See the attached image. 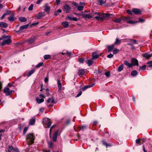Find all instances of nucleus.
<instances>
[{
    "label": "nucleus",
    "instance_id": "c9c22d12",
    "mask_svg": "<svg viewBox=\"0 0 152 152\" xmlns=\"http://www.w3.org/2000/svg\"><path fill=\"white\" fill-rule=\"evenodd\" d=\"M137 74V72L136 70L132 71L131 73V75L133 76H136Z\"/></svg>",
    "mask_w": 152,
    "mask_h": 152
},
{
    "label": "nucleus",
    "instance_id": "e433bc0d",
    "mask_svg": "<svg viewBox=\"0 0 152 152\" xmlns=\"http://www.w3.org/2000/svg\"><path fill=\"white\" fill-rule=\"evenodd\" d=\"M106 1L105 0H98V2L100 5L105 3Z\"/></svg>",
    "mask_w": 152,
    "mask_h": 152
},
{
    "label": "nucleus",
    "instance_id": "69168bd1",
    "mask_svg": "<svg viewBox=\"0 0 152 152\" xmlns=\"http://www.w3.org/2000/svg\"><path fill=\"white\" fill-rule=\"evenodd\" d=\"M94 14L96 15H98L99 16L102 15V13L98 12H96Z\"/></svg>",
    "mask_w": 152,
    "mask_h": 152
},
{
    "label": "nucleus",
    "instance_id": "a18cd8bd",
    "mask_svg": "<svg viewBox=\"0 0 152 152\" xmlns=\"http://www.w3.org/2000/svg\"><path fill=\"white\" fill-rule=\"evenodd\" d=\"M33 4H31V5L28 7V10L29 11L32 10L33 7Z\"/></svg>",
    "mask_w": 152,
    "mask_h": 152
},
{
    "label": "nucleus",
    "instance_id": "a19ab883",
    "mask_svg": "<svg viewBox=\"0 0 152 152\" xmlns=\"http://www.w3.org/2000/svg\"><path fill=\"white\" fill-rule=\"evenodd\" d=\"M43 65V63H39L37 65H36V67L37 68H39L40 66H42Z\"/></svg>",
    "mask_w": 152,
    "mask_h": 152
},
{
    "label": "nucleus",
    "instance_id": "5fc2aeb1",
    "mask_svg": "<svg viewBox=\"0 0 152 152\" xmlns=\"http://www.w3.org/2000/svg\"><path fill=\"white\" fill-rule=\"evenodd\" d=\"M113 56V55L112 54H110L107 56V57L109 58H112Z\"/></svg>",
    "mask_w": 152,
    "mask_h": 152
},
{
    "label": "nucleus",
    "instance_id": "4468645a",
    "mask_svg": "<svg viewBox=\"0 0 152 152\" xmlns=\"http://www.w3.org/2000/svg\"><path fill=\"white\" fill-rule=\"evenodd\" d=\"M131 62L133 64V65H137V66H138V62L137 60L135 59V58H133L131 60Z\"/></svg>",
    "mask_w": 152,
    "mask_h": 152
},
{
    "label": "nucleus",
    "instance_id": "58836bf2",
    "mask_svg": "<svg viewBox=\"0 0 152 152\" xmlns=\"http://www.w3.org/2000/svg\"><path fill=\"white\" fill-rule=\"evenodd\" d=\"M123 64H122L118 68V71L119 72L121 71L123 69Z\"/></svg>",
    "mask_w": 152,
    "mask_h": 152
},
{
    "label": "nucleus",
    "instance_id": "37998d69",
    "mask_svg": "<svg viewBox=\"0 0 152 152\" xmlns=\"http://www.w3.org/2000/svg\"><path fill=\"white\" fill-rule=\"evenodd\" d=\"M6 15H9L11 14V12L9 10H7L5 13H4Z\"/></svg>",
    "mask_w": 152,
    "mask_h": 152
},
{
    "label": "nucleus",
    "instance_id": "bf43d9fd",
    "mask_svg": "<svg viewBox=\"0 0 152 152\" xmlns=\"http://www.w3.org/2000/svg\"><path fill=\"white\" fill-rule=\"evenodd\" d=\"M52 122H48L47 124V126L48 128H49L51 126V125Z\"/></svg>",
    "mask_w": 152,
    "mask_h": 152
},
{
    "label": "nucleus",
    "instance_id": "5701e85b",
    "mask_svg": "<svg viewBox=\"0 0 152 152\" xmlns=\"http://www.w3.org/2000/svg\"><path fill=\"white\" fill-rule=\"evenodd\" d=\"M129 40L128 41V42H130L129 43H132V44L137 43V42L135 39H129Z\"/></svg>",
    "mask_w": 152,
    "mask_h": 152
},
{
    "label": "nucleus",
    "instance_id": "ea45409f",
    "mask_svg": "<svg viewBox=\"0 0 152 152\" xmlns=\"http://www.w3.org/2000/svg\"><path fill=\"white\" fill-rule=\"evenodd\" d=\"M48 146L49 148H52L53 147V143L51 142H48Z\"/></svg>",
    "mask_w": 152,
    "mask_h": 152
},
{
    "label": "nucleus",
    "instance_id": "6ab92c4d",
    "mask_svg": "<svg viewBox=\"0 0 152 152\" xmlns=\"http://www.w3.org/2000/svg\"><path fill=\"white\" fill-rule=\"evenodd\" d=\"M57 85L58 86V90L59 91H61L62 88V86L59 78L57 80Z\"/></svg>",
    "mask_w": 152,
    "mask_h": 152
},
{
    "label": "nucleus",
    "instance_id": "8fccbe9b",
    "mask_svg": "<svg viewBox=\"0 0 152 152\" xmlns=\"http://www.w3.org/2000/svg\"><path fill=\"white\" fill-rule=\"evenodd\" d=\"M79 61L81 63H83L84 61V59L83 58H79Z\"/></svg>",
    "mask_w": 152,
    "mask_h": 152
},
{
    "label": "nucleus",
    "instance_id": "bb28decb",
    "mask_svg": "<svg viewBox=\"0 0 152 152\" xmlns=\"http://www.w3.org/2000/svg\"><path fill=\"white\" fill-rule=\"evenodd\" d=\"M121 20H122V17L120 18L114 20H113V21L115 23H120Z\"/></svg>",
    "mask_w": 152,
    "mask_h": 152
},
{
    "label": "nucleus",
    "instance_id": "09e8293b",
    "mask_svg": "<svg viewBox=\"0 0 152 152\" xmlns=\"http://www.w3.org/2000/svg\"><path fill=\"white\" fill-rule=\"evenodd\" d=\"M60 1V0H56L55 4L56 5H58L59 4Z\"/></svg>",
    "mask_w": 152,
    "mask_h": 152
},
{
    "label": "nucleus",
    "instance_id": "4be33fe9",
    "mask_svg": "<svg viewBox=\"0 0 152 152\" xmlns=\"http://www.w3.org/2000/svg\"><path fill=\"white\" fill-rule=\"evenodd\" d=\"M66 19L67 20H69L75 21H77V18L76 17L72 18L69 16L67 17Z\"/></svg>",
    "mask_w": 152,
    "mask_h": 152
},
{
    "label": "nucleus",
    "instance_id": "c03bdc74",
    "mask_svg": "<svg viewBox=\"0 0 152 152\" xmlns=\"http://www.w3.org/2000/svg\"><path fill=\"white\" fill-rule=\"evenodd\" d=\"M102 143L104 145H105L107 148L108 146H111L110 145L107 144L105 141H103L102 142Z\"/></svg>",
    "mask_w": 152,
    "mask_h": 152
},
{
    "label": "nucleus",
    "instance_id": "412c9836",
    "mask_svg": "<svg viewBox=\"0 0 152 152\" xmlns=\"http://www.w3.org/2000/svg\"><path fill=\"white\" fill-rule=\"evenodd\" d=\"M94 85H95V84L93 83V84H92L90 85H87V86H85L84 87V88L82 89V90L83 91H85L88 88H90V87H91L93 86Z\"/></svg>",
    "mask_w": 152,
    "mask_h": 152
},
{
    "label": "nucleus",
    "instance_id": "cd10ccee",
    "mask_svg": "<svg viewBox=\"0 0 152 152\" xmlns=\"http://www.w3.org/2000/svg\"><path fill=\"white\" fill-rule=\"evenodd\" d=\"M19 20L21 22H25L27 21L26 19L24 17H20L19 18Z\"/></svg>",
    "mask_w": 152,
    "mask_h": 152
},
{
    "label": "nucleus",
    "instance_id": "9d476101",
    "mask_svg": "<svg viewBox=\"0 0 152 152\" xmlns=\"http://www.w3.org/2000/svg\"><path fill=\"white\" fill-rule=\"evenodd\" d=\"M132 11L136 15L140 14L141 12V11L139 9L137 8L133 9Z\"/></svg>",
    "mask_w": 152,
    "mask_h": 152
},
{
    "label": "nucleus",
    "instance_id": "20e7f679",
    "mask_svg": "<svg viewBox=\"0 0 152 152\" xmlns=\"http://www.w3.org/2000/svg\"><path fill=\"white\" fill-rule=\"evenodd\" d=\"M72 4L77 7L78 10L81 11L83 10L84 7L83 6H79V4L75 2H73L72 3Z\"/></svg>",
    "mask_w": 152,
    "mask_h": 152
},
{
    "label": "nucleus",
    "instance_id": "f8f14e48",
    "mask_svg": "<svg viewBox=\"0 0 152 152\" xmlns=\"http://www.w3.org/2000/svg\"><path fill=\"white\" fill-rule=\"evenodd\" d=\"M92 59H95L97 58L98 57L100 56L101 54L99 55L97 54L96 52H94L92 53Z\"/></svg>",
    "mask_w": 152,
    "mask_h": 152
},
{
    "label": "nucleus",
    "instance_id": "3c124183",
    "mask_svg": "<svg viewBox=\"0 0 152 152\" xmlns=\"http://www.w3.org/2000/svg\"><path fill=\"white\" fill-rule=\"evenodd\" d=\"M146 65H144L142 66H140V68L142 70H145L146 69Z\"/></svg>",
    "mask_w": 152,
    "mask_h": 152
},
{
    "label": "nucleus",
    "instance_id": "c85d7f7f",
    "mask_svg": "<svg viewBox=\"0 0 152 152\" xmlns=\"http://www.w3.org/2000/svg\"><path fill=\"white\" fill-rule=\"evenodd\" d=\"M62 25L65 28H67L69 26V23L67 21H64L62 23Z\"/></svg>",
    "mask_w": 152,
    "mask_h": 152
},
{
    "label": "nucleus",
    "instance_id": "423d86ee",
    "mask_svg": "<svg viewBox=\"0 0 152 152\" xmlns=\"http://www.w3.org/2000/svg\"><path fill=\"white\" fill-rule=\"evenodd\" d=\"M64 11L68 13L69 12V11L71 10V8L67 4H66L64 7L63 9Z\"/></svg>",
    "mask_w": 152,
    "mask_h": 152
},
{
    "label": "nucleus",
    "instance_id": "f3484780",
    "mask_svg": "<svg viewBox=\"0 0 152 152\" xmlns=\"http://www.w3.org/2000/svg\"><path fill=\"white\" fill-rule=\"evenodd\" d=\"M45 12H46L47 14L49 13L50 10V7L47 5V4H45L44 6Z\"/></svg>",
    "mask_w": 152,
    "mask_h": 152
},
{
    "label": "nucleus",
    "instance_id": "f704fd0d",
    "mask_svg": "<svg viewBox=\"0 0 152 152\" xmlns=\"http://www.w3.org/2000/svg\"><path fill=\"white\" fill-rule=\"evenodd\" d=\"M80 130H82L83 131H84L87 128H88V127L85 125H82L81 127H80Z\"/></svg>",
    "mask_w": 152,
    "mask_h": 152
},
{
    "label": "nucleus",
    "instance_id": "ddd939ff",
    "mask_svg": "<svg viewBox=\"0 0 152 152\" xmlns=\"http://www.w3.org/2000/svg\"><path fill=\"white\" fill-rule=\"evenodd\" d=\"M8 20L13 22L16 19V18L14 16L13 14H12V15L8 18Z\"/></svg>",
    "mask_w": 152,
    "mask_h": 152
},
{
    "label": "nucleus",
    "instance_id": "49530a36",
    "mask_svg": "<svg viewBox=\"0 0 152 152\" xmlns=\"http://www.w3.org/2000/svg\"><path fill=\"white\" fill-rule=\"evenodd\" d=\"M119 51V50L118 49H115L113 50V53L114 54H116Z\"/></svg>",
    "mask_w": 152,
    "mask_h": 152
},
{
    "label": "nucleus",
    "instance_id": "e2e57ef3",
    "mask_svg": "<svg viewBox=\"0 0 152 152\" xmlns=\"http://www.w3.org/2000/svg\"><path fill=\"white\" fill-rule=\"evenodd\" d=\"M145 21V20L143 19L140 18L139 19V22L142 23L143 22Z\"/></svg>",
    "mask_w": 152,
    "mask_h": 152
},
{
    "label": "nucleus",
    "instance_id": "6e6d98bb",
    "mask_svg": "<svg viewBox=\"0 0 152 152\" xmlns=\"http://www.w3.org/2000/svg\"><path fill=\"white\" fill-rule=\"evenodd\" d=\"M57 137L53 136V141L56 142L57 141Z\"/></svg>",
    "mask_w": 152,
    "mask_h": 152
},
{
    "label": "nucleus",
    "instance_id": "473e14b6",
    "mask_svg": "<svg viewBox=\"0 0 152 152\" xmlns=\"http://www.w3.org/2000/svg\"><path fill=\"white\" fill-rule=\"evenodd\" d=\"M114 45H111L108 46V51L110 52L111 51L114 47Z\"/></svg>",
    "mask_w": 152,
    "mask_h": 152
},
{
    "label": "nucleus",
    "instance_id": "a878e982",
    "mask_svg": "<svg viewBox=\"0 0 152 152\" xmlns=\"http://www.w3.org/2000/svg\"><path fill=\"white\" fill-rule=\"evenodd\" d=\"M94 18L96 19L99 21H102L103 19L102 15L94 17Z\"/></svg>",
    "mask_w": 152,
    "mask_h": 152
},
{
    "label": "nucleus",
    "instance_id": "4c0bfd02",
    "mask_svg": "<svg viewBox=\"0 0 152 152\" xmlns=\"http://www.w3.org/2000/svg\"><path fill=\"white\" fill-rule=\"evenodd\" d=\"M35 71V70L33 69L30 70L28 72V73L27 75V76L28 77L30 76Z\"/></svg>",
    "mask_w": 152,
    "mask_h": 152
},
{
    "label": "nucleus",
    "instance_id": "c756f323",
    "mask_svg": "<svg viewBox=\"0 0 152 152\" xmlns=\"http://www.w3.org/2000/svg\"><path fill=\"white\" fill-rule=\"evenodd\" d=\"M85 73V71L84 69H81L79 70L78 72V74L79 75H83Z\"/></svg>",
    "mask_w": 152,
    "mask_h": 152
},
{
    "label": "nucleus",
    "instance_id": "9b49d317",
    "mask_svg": "<svg viewBox=\"0 0 152 152\" xmlns=\"http://www.w3.org/2000/svg\"><path fill=\"white\" fill-rule=\"evenodd\" d=\"M47 102L48 103H55L54 98L53 97H52L51 98H49L47 100Z\"/></svg>",
    "mask_w": 152,
    "mask_h": 152
},
{
    "label": "nucleus",
    "instance_id": "de8ad7c7",
    "mask_svg": "<svg viewBox=\"0 0 152 152\" xmlns=\"http://www.w3.org/2000/svg\"><path fill=\"white\" fill-rule=\"evenodd\" d=\"M104 74L106 75V76L108 77H109L110 76V73L109 72H105L104 73Z\"/></svg>",
    "mask_w": 152,
    "mask_h": 152
},
{
    "label": "nucleus",
    "instance_id": "052dcab7",
    "mask_svg": "<svg viewBox=\"0 0 152 152\" xmlns=\"http://www.w3.org/2000/svg\"><path fill=\"white\" fill-rule=\"evenodd\" d=\"M8 37V36H2V37H1V38H0V40L2 39H4V38H7Z\"/></svg>",
    "mask_w": 152,
    "mask_h": 152
},
{
    "label": "nucleus",
    "instance_id": "2eb2a0df",
    "mask_svg": "<svg viewBox=\"0 0 152 152\" xmlns=\"http://www.w3.org/2000/svg\"><path fill=\"white\" fill-rule=\"evenodd\" d=\"M28 26V24H26L24 25L21 26L19 29V31H18L17 32H19L24 29L27 28Z\"/></svg>",
    "mask_w": 152,
    "mask_h": 152
},
{
    "label": "nucleus",
    "instance_id": "aec40b11",
    "mask_svg": "<svg viewBox=\"0 0 152 152\" xmlns=\"http://www.w3.org/2000/svg\"><path fill=\"white\" fill-rule=\"evenodd\" d=\"M143 56L144 57L148 59L152 56V53L151 54H149L148 53H145L143 54Z\"/></svg>",
    "mask_w": 152,
    "mask_h": 152
},
{
    "label": "nucleus",
    "instance_id": "7c9ffc66",
    "mask_svg": "<svg viewBox=\"0 0 152 152\" xmlns=\"http://www.w3.org/2000/svg\"><path fill=\"white\" fill-rule=\"evenodd\" d=\"M37 102L38 104H40L44 101V99H39L38 98H37L36 99Z\"/></svg>",
    "mask_w": 152,
    "mask_h": 152
},
{
    "label": "nucleus",
    "instance_id": "dca6fc26",
    "mask_svg": "<svg viewBox=\"0 0 152 152\" xmlns=\"http://www.w3.org/2000/svg\"><path fill=\"white\" fill-rule=\"evenodd\" d=\"M82 16L84 18L88 19H91L93 17L91 15L88 14H83Z\"/></svg>",
    "mask_w": 152,
    "mask_h": 152
},
{
    "label": "nucleus",
    "instance_id": "0eeeda50",
    "mask_svg": "<svg viewBox=\"0 0 152 152\" xmlns=\"http://www.w3.org/2000/svg\"><path fill=\"white\" fill-rule=\"evenodd\" d=\"M45 15V13L44 12H40L38 13V14L35 16V18L37 19H39L42 18Z\"/></svg>",
    "mask_w": 152,
    "mask_h": 152
},
{
    "label": "nucleus",
    "instance_id": "0e129e2a",
    "mask_svg": "<svg viewBox=\"0 0 152 152\" xmlns=\"http://www.w3.org/2000/svg\"><path fill=\"white\" fill-rule=\"evenodd\" d=\"M127 13L129 15H132V12L129 10H127Z\"/></svg>",
    "mask_w": 152,
    "mask_h": 152
},
{
    "label": "nucleus",
    "instance_id": "79ce46f5",
    "mask_svg": "<svg viewBox=\"0 0 152 152\" xmlns=\"http://www.w3.org/2000/svg\"><path fill=\"white\" fill-rule=\"evenodd\" d=\"M50 58V55H45L44 56V58L45 59H48Z\"/></svg>",
    "mask_w": 152,
    "mask_h": 152
},
{
    "label": "nucleus",
    "instance_id": "b1692460",
    "mask_svg": "<svg viewBox=\"0 0 152 152\" xmlns=\"http://www.w3.org/2000/svg\"><path fill=\"white\" fill-rule=\"evenodd\" d=\"M86 62L88 64V66H91L93 63V61L91 60H88L86 61Z\"/></svg>",
    "mask_w": 152,
    "mask_h": 152
},
{
    "label": "nucleus",
    "instance_id": "1a4fd4ad",
    "mask_svg": "<svg viewBox=\"0 0 152 152\" xmlns=\"http://www.w3.org/2000/svg\"><path fill=\"white\" fill-rule=\"evenodd\" d=\"M37 37L36 36H34L31 37L30 39L27 40L28 43L30 44H32L35 41Z\"/></svg>",
    "mask_w": 152,
    "mask_h": 152
},
{
    "label": "nucleus",
    "instance_id": "f257e3e1",
    "mask_svg": "<svg viewBox=\"0 0 152 152\" xmlns=\"http://www.w3.org/2000/svg\"><path fill=\"white\" fill-rule=\"evenodd\" d=\"M131 18L130 17H122V20L127 22L129 23L133 24L137 23V22L133 21L131 20Z\"/></svg>",
    "mask_w": 152,
    "mask_h": 152
},
{
    "label": "nucleus",
    "instance_id": "39448f33",
    "mask_svg": "<svg viewBox=\"0 0 152 152\" xmlns=\"http://www.w3.org/2000/svg\"><path fill=\"white\" fill-rule=\"evenodd\" d=\"M11 42V40L10 38L4 40L2 42L1 45L4 46L6 44L9 45Z\"/></svg>",
    "mask_w": 152,
    "mask_h": 152
},
{
    "label": "nucleus",
    "instance_id": "774afa93",
    "mask_svg": "<svg viewBox=\"0 0 152 152\" xmlns=\"http://www.w3.org/2000/svg\"><path fill=\"white\" fill-rule=\"evenodd\" d=\"M6 15H5L4 13L1 16V19H4V18L5 16Z\"/></svg>",
    "mask_w": 152,
    "mask_h": 152
},
{
    "label": "nucleus",
    "instance_id": "338daca9",
    "mask_svg": "<svg viewBox=\"0 0 152 152\" xmlns=\"http://www.w3.org/2000/svg\"><path fill=\"white\" fill-rule=\"evenodd\" d=\"M140 139H137L136 140V142L137 143H139L140 142Z\"/></svg>",
    "mask_w": 152,
    "mask_h": 152
},
{
    "label": "nucleus",
    "instance_id": "4d7b16f0",
    "mask_svg": "<svg viewBox=\"0 0 152 152\" xmlns=\"http://www.w3.org/2000/svg\"><path fill=\"white\" fill-rule=\"evenodd\" d=\"M82 94V92L81 91H80V92L78 93L77 95L75 96L76 97H77L80 96Z\"/></svg>",
    "mask_w": 152,
    "mask_h": 152
},
{
    "label": "nucleus",
    "instance_id": "7ed1b4c3",
    "mask_svg": "<svg viewBox=\"0 0 152 152\" xmlns=\"http://www.w3.org/2000/svg\"><path fill=\"white\" fill-rule=\"evenodd\" d=\"M14 92V91L10 90L8 88H6L4 90V93H5V95L7 96L10 95Z\"/></svg>",
    "mask_w": 152,
    "mask_h": 152
},
{
    "label": "nucleus",
    "instance_id": "72a5a7b5",
    "mask_svg": "<svg viewBox=\"0 0 152 152\" xmlns=\"http://www.w3.org/2000/svg\"><path fill=\"white\" fill-rule=\"evenodd\" d=\"M121 40L119 39L118 38H116L114 43L115 45L119 44L121 43Z\"/></svg>",
    "mask_w": 152,
    "mask_h": 152
},
{
    "label": "nucleus",
    "instance_id": "393cba45",
    "mask_svg": "<svg viewBox=\"0 0 152 152\" xmlns=\"http://www.w3.org/2000/svg\"><path fill=\"white\" fill-rule=\"evenodd\" d=\"M35 122V120L34 118H32L31 119L29 122V124L31 125H33Z\"/></svg>",
    "mask_w": 152,
    "mask_h": 152
},
{
    "label": "nucleus",
    "instance_id": "864d4df0",
    "mask_svg": "<svg viewBox=\"0 0 152 152\" xmlns=\"http://www.w3.org/2000/svg\"><path fill=\"white\" fill-rule=\"evenodd\" d=\"M28 129V127H25L23 130V134H25L26 132L27 129Z\"/></svg>",
    "mask_w": 152,
    "mask_h": 152
},
{
    "label": "nucleus",
    "instance_id": "2f4dec72",
    "mask_svg": "<svg viewBox=\"0 0 152 152\" xmlns=\"http://www.w3.org/2000/svg\"><path fill=\"white\" fill-rule=\"evenodd\" d=\"M124 64L125 65L129 67H131L133 66L132 64L129 63L127 61H124Z\"/></svg>",
    "mask_w": 152,
    "mask_h": 152
},
{
    "label": "nucleus",
    "instance_id": "680f3d73",
    "mask_svg": "<svg viewBox=\"0 0 152 152\" xmlns=\"http://www.w3.org/2000/svg\"><path fill=\"white\" fill-rule=\"evenodd\" d=\"M66 54H67L68 56H70L72 55V53L71 52H69L68 51H66Z\"/></svg>",
    "mask_w": 152,
    "mask_h": 152
},
{
    "label": "nucleus",
    "instance_id": "6e6552de",
    "mask_svg": "<svg viewBox=\"0 0 152 152\" xmlns=\"http://www.w3.org/2000/svg\"><path fill=\"white\" fill-rule=\"evenodd\" d=\"M102 15L103 19H105L107 20L109 19L111 16L113 15L112 14L106 13H102Z\"/></svg>",
    "mask_w": 152,
    "mask_h": 152
},
{
    "label": "nucleus",
    "instance_id": "a211bd4d",
    "mask_svg": "<svg viewBox=\"0 0 152 152\" xmlns=\"http://www.w3.org/2000/svg\"><path fill=\"white\" fill-rule=\"evenodd\" d=\"M7 26L8 24L7 23L2 22H0V27L5 28Z\"/></svg>",
    "mask_w": 152,
    "mask_h": 152
},
{
    "label": "nucleus",
    "instance_id": "603ef678",
    "mask_svg": "<svg viewBox=\"0 0 152 152\" xmlns=\"http://www.w3.org/2000/svg\"><path fill=\"white\" fill-rule=\"evenodd\" d=\"M58 131L56 130V131L54 133L53 136L57 137V135L58 134Z\"/></svg>",
    "mask_w": 152,
    "mask_h": 152
},
{
    "label": "nucleus",
    "instance_id": "13d9d810",
    "mask_svg": "<svg viewBox=\"0 0 152 152\" xmlns=\"http://www.w3.org/2000/svg\"><path fill=\"white\" fill-rule=\"evenodd\" d=\"M46 94L47 95V96H49L50 94V93H49V89L48 88H46Z\"/></svg>",
    "mask_w": 152,
    "mask_h": 152
},
{
    "label": "nucleus",
    "instance_id": "f03ea898",
    "mask_svg": "<svg viewBox=\"0 0 152 152\" xmlns=\"http://www.w3.org/2000/svg\"><path fill=\"white\" fill-rule=\"evenodd\" d=\"M34 136L32 134H29L27 136V140L28 142H30L31 144L34 142Z\"/></svg>",
    "mask_w": 152,
    "mask_h": 152
}]
</instances>
